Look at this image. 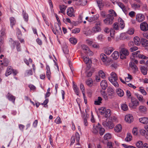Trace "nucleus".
I'll return each instance as SVG.
<instances>
[{"label":"nucleus","mask_w":148,"mask_h":148,"mask_svg":"<svg viewBox=\"0 0 148 148\" xmlns=\"http://www.w3.org/2000/svg\"><path fill=\"white\" fill-rule=\"evenodd\" d=\"M99 110L100 111L99 112L101 113V114L103 115L105 113V112L106 110V108L104 107H102L100 108H99Z\"/></svg>","instance_id":"nucleus-42"},{"label":"nucleus","mask_w":148,"mask_h":148,"mask_svg":"<svg viewBox=\"0 0 148 148\" xmlns=\"http://www.w3.org/2000/svg\"><path fill=\"white\" fill-rule=\"evenodd\" d=\"M118 21L119 24L120 26V27L122 29H123L125 27V24L124 21L121 18H119Z\"/></svg>","instance_id":"nucleus-22"},{"label":"nucleus","mask_w":148,"mask_h":148,"mask_svg":"<svg viewBox=\"0 0 148 148\" xmlns=\"http://www.w3.org/2000/svg\"><path fill=\"white\" fill-rule=\"evenodd\" d=\"M102 100V98L98 97L97 100L95 101L94 104L96 105H99L101 103V101Z\"/></svg>","instance_id":"nucleus-32"},{"label":"nucleus","mask_w":148,"mask_h":148,"mask_svg":"<svg viewBox=\"0 0 148 148\" xmlns=\"http://www.w3.org/2000/svg\"><path fill=\"white\" fill-rule=\"evenodd\" d=\"M69 41L71 44H75L77 42V40L73 38H71L69 39Z\"/></svg>","instance_id":"nucleus-55"},{"label":"nucleus","mask_w":148,"mask_h":148,"mask_svg":"<svg viewBox=\"0 0 148 148\" xmlns=\"http://www.w3.org/2000/svg\"><path fill=\"white\" fill-rule=\"evenodd\" d=\"M139 91L144 95H146L147 93L146 91L143 88H141V87L140 88Z\"/></svg>","instance_id":"nucleus-61"},{"label":"nucleus","mask_w":148,"mask_h":148,"mask_svg":"<svg viewBox=\"0 0 148 148\" xmlns=\"http://www.w3.org/2000/svg\"><path fill=\"white\" fill-rule=\"evenodd\" d=\"M101 28L100 26L95 25V26L92 28L91 31L92 32L96 33L101 32Z\"/></svg>","instance_id":"nucleus-15"},{"label":"nucleus","mask_w":148,"mask_h":148,"mask_svg":"<svg viewBox=\"0 0 148 148\" xmlns=\"http://www.w3.org/2000/svg\"><path fill=\"white\" fill-rule=\"evenodd\" d=\"M87 2V1H86L83 3L81 0H79L76 3V4L79 5H85L86 4Z\"/></svg>","instance_id":"nucleus-39"},{"label":"nucleus","mask_w":148,"mask_h":148,"mask_svg":"<svg viewBox=\"0 0 148 148\" xmlns=\"http://www.w3.org/2000/svg\"><path fill=\"white\" fill-rule=\"evenodd\" d=\"M143 145L142 142L140 141L137 142L136 144V146L138 148H140L142 147Z\"/></svg>","instance_id":"nucleus-46"},{"label":"nucleus","mask_w":148,"mask_h":148,"mask_svg":"<svg viewBox=\"0 0 148 148\" xmlns=\"http://www.w3.org/2000/svg\"><path fill=\"white\" fill-rule=\"evenodd\" d=\"M113 47H109L106 48L104 50L105 53L107 55H109L114 50Z\"/></svg>","instance_id":"nucleus-19"},{"label":"nucleus","mask_w":148,"mask_h":148,"mask_svg":"<svg viewBox=\"0 0 148 148\" xmlns=\"http://www.w3.org/2000/svg\"><path fill=\"white\" fill-rule=\"evenodd\" d=\"M100 57L101 60L103 62H106L108 60L107 56L104 53H101Z\"/></svg>","instance_id":"nucleus-24"},{"label":"nucleus","mask_w":148,"mask_h":148,"mask_svg":"<svg viewBox=\"0 0 148 148\" xmlns=\"http://www.w3.org/2000/svg\"><path fill=\"white\" fill-rule=\"evenodd\" d=\"M132 138V136L131 134L130 133H127V136L125 138V140L127 142H129L131 141Z\"/></svg>","instance_id":"nucleus-30"},{"label":"nucleus","mask_w":148,"mask_h":148,"mask_svg":"<svg viewBox=\"0 0 148 148\" xmlns=\"http://www.w3.org/2000/svg\"><path fill=\"white\" fill-rule=\"evenodd\" d=\"M141 43L144 47H147L148 46V41L146 39L142 38L141 39Z\"/></svg>","instance_id":"nucleus-29"},{"label":"nucleus","mask_w":148,"mask_h":148,"mask_svg":"<svg viewBox=\"0 0 148 148\" xmlns=\"http://www.w3.org/2000/svg\"><path fill=\"white\" fill-rule=\"evenodd\" d=\"M99 134L100 135L102 136L103 134L105 132V130L104 128L101 127V125L100 127L99 130Z\"/></svg>","instance_id":"nucleus-48"},{"label":"nucleus","mask_w":148,"mask_h":148,"mask_svg":"<svg viewBox=\"0 0 148 148\" xmlns=\"http://www.w3.org/2000/svg\"><path fill=\"white\" fill-rule=\"evenodd\" d=\"M100 126L101 125L99 123H98L96 125L94 124L93 125L92 132L95 134L97 133L100 129Z\"/></svg>","instance_id":"nucleus-11"},{"label":"nucleus","mask_w":148,"mask_h":148,"mask_svg":"<svg viewBox=\"0 0 148 148\" xmlns=\"http://www.w3.org/2000/svg\"><path fill=\"white\" fill-rule=\"evenodd\" d=\"M123 45L120 47L121 49L119 51L120 56V58L122 59H126V56L129 54V51L126 48H123Z\"/></svg>","instance_id":"nucleus-2"},{"label":"nucleus","mask_w":148,"mask_h":148,"mask_svg":"<svg viewBox=\"0 0 148 148\" xmlns=\"http://www.w3.org/2000/svg\"><path fill=\"white\" fill-rule=\"evenodd\" d=\"M86 83L88 86H91L92 85V81L89 79L86 81Z\"/></svg>","instance_id":"nucleus-58"},{"label":"nucleus","mask_w":148,"mask_h":148,"mask_svg":"<svg viewBox=\"0 0 148 148\" xmlns=\"http://www.w3.org/2000/svg\"><path fill=\"white\" fill-rule=\"evenodd\" d=\"M110 76L108 78V80L115 87H118L119 85L117 82L118 78L116 74L115 73L112 72L110 74Z\"/></svg>","instance_id":"nucleus-1"},{"label":"nucleus","mask_w":148,"mask_h":148,"mask_svg":"<svg viewBox=\"0 0 148 148\" xmlns=\"http://www.w3.org/2000/svg\"><path fill=\"white\" fill-rule=\"evenodd\" d=\"M121 108L124 111L127 110L128 108L127 105L125 103L121 105Z\"/></svg>","instance_id":"nucleus-54"},{"label":"nucleus","mask_w":148,"mask_h":148,"mask_svg":"<svg viewBox=\"0 0 148 148\" xmlns=\"http://www.w3.org/2000/svg\"><path fill=\"white\" fill-rule=\"evenodd\" d=\"M108 12L109 13V14H110L111 16H113V17H114V16H117V14L115 11L111 9L110 10H109Z\"/></svg>","instance_id":"nucleus-35"},{"label":"nucleus","mask_w":148,"mask_h":148,"mask_svg":"<svg viewBox=\"0 0 148 148\" xmlns=\"http://www.w3.org/2000/svg\"><path fill=\"white\" fill-rule=\"evenodd\" d=\"M140 27L141 29L145 32L148 30V25L147 23L145 22L141 23L140 24Z\"/></svg>","instance_id":"nucleus-10"},{"label":"nucleus","mask_w":148,"mask_h":148,"mask_svg":"<svg viewBox=\"0 0 148 148\" xmlns=\"http://www.w3.org/2000/svg\"><path fill=\"white\" fill-rule=\"evenodd\" d=\"M128 77H126L125 78V81L127 82H128L132 79L131 75L129 74H128Z\"/></svg>","instance_id":"nucleus-53"},{"label":"nucleus","mask_w":148,"mask_h":148,"mask_svg":"<svg viewBox=\"0 0 148 148\" xmlns=\"http://www.w3.org/2000/svg\"><path fill=\"white\" fill-rule=\"evenodd\" d=\"M9 41L10 42H11L12 45L13 46V48H14L15 47V45H16V42H18L15 41L12 38H10Z\"/></svg>","instance_id":"nucleus-56"},{"label":"nucleus","mask_w":148,"mask_h":148,"mask_svg":"<svg viewBox=\"0 0 148 148\" xmlns=\"http://www.w3.org/2000/svg\"><path fill=\"white\" fill-rule=\"evenodd\" d=\"M134 29L133 28L129 29L127 32V33L130 35H132L134 34Z\"/></svg>","instance_id":"nucleus-57"},{"label":"nucleus","mask_w":148,"mask_h":148,"mask_svg":"<svg viewBox=\"0 0 148 148\" xmlns=\"http://www.w3.org/2000/svg\"><path fill=\"white\" fill-rule=\"evenodd\" d=\"M82 49L84 51V52L86 54L90 56H92L93 53L90 49L86 45H82Z\"/></svg>","instance_id":"nucleus-7"},{"label":"nucleus","mask_w":148,"mask_h":148,"mask_svg":"<svg viewBox=\"0 0 148 148\" xmlns=\"http://www.w3.org/2000/svg\"><path fill=\"white\" fill-rule=\"evenodd\" d=\"M140 123L144 124H148V118L146 117H141L139 119Z\"/></svg>","instance_id":"nucleus-17"},{"label":"nucleus","mask_w":148,"mask_h":148,"mask_svg":"<svg viewBox=\"0 0 148 148\" xmlns=\"http://www.w3.org/2000/svg\"><path fill=\"white\" fill-rule=\"evenodd\" d=\"M101 95L104 99L106 100H108V97L107 94L106 93V92L104 91H102L101 92Z\"/></svg>","instance_id":"nucleus-40"},{"label":"nucleus","mask_w":148,"mask_h":148,"mask_svg":"<svg viewBox=\"0 0 148 148\" xmlns=\"http://www.w3.org/2000/svg\"><path fill=\"white\" fill-rule=\"evenodd\" d=\"M132 133L134 135H136L138 134L137 128L136 127H134L133 128L132 130Z\"/></svg>","instance_id":"nucleus-64"},{"label":"nucleus","mask_w":148,"mask_h":148,"mask_svg":"<svg viewBox=\"0 0 148 148\" xmlns=\"http://www.w3.org/2000/svg\"><path fill=\"white\" fill-rule=\"evenodd\" d=\"M55 27L58 34H62V30L60 27L59 24L58 23H56L55 24Z\"/></svg>","instance_id":"nucleus-21"},{"label":"nucleus","mask_w":148,"mask_h":148,"mask_svg":"<svg viewBox=\"0 0 148 148\" xmlns=\"http://www.w3.org/2000/svg\"><path fill=\"white\" fill-rule=\"evenodd\" d=\"M46 69L47 70V75L49 79H50L51 72L49 66L48 65L46 66Z\"/></svg>","instance_id":"nucleus-28"},{"label":"nucleus","mask_w":148,"mask_h":148,"mask_svg":"<svg viewBox=\"0 0 148 148\" xmlns=\"http://www.w3.org/2000/svg\"><path fill=\"white\" fill-rule=\"evenodd\" d=\"M101 86L102 88L105 90L107 87L108 84L107 82L105 80H103L101 82Z\"/></svg>","instance_id":"nucleus-18"},{"label":"nucleus","mask_w":148,"mask_h":148,"mask_svg":"<svg viewBox=\"0 0 148 148\" xmlns=\"http://www.w3.org/2000/svg\"><path fill=\"white\" fill-rule=\"evenodd\" d=\"M55 122L57 124H60L62 123V121L60 118L57 117L55 120Z\"/></svg>","instance_id":"nucleus-60"},{"label":"nucleus","mask_w":148,"mask_h":148,"mask_svg":"<svg viewBox=\"0 0 148 148\" xmlns=\"http://www.w3.org/2000/svg\"><path fill=\"white\" fill-rule=\"evenodd\" d=\"M118 5L122 9L125 14H127V11L128 10V8L127 7L125 6L123 3L120 2L118 3Z\"/></svg>","instance_id":"nucleus-9"},{"label":"nucleus","mask_w":148,"mask_h":148,"mask_svg":"<svg viewBox=\"0 0 148 148\" xmlns=\"http://www.w3.org/2000/svg\"><path fill=\"white\" fill-rule=\"evenodd\" d=\"M80 139V136L79 134L78 133H76L75 136H72L71 139V145L74 143L75 141V139L77 142V145L79 144V142Z\"/></svg>","instance_id":"nucleus-6"},{"label":"nucleus","mask_w":148,"mask_h":148,"mask_svg":"<svg viewBox=\"0 0 148 148\" xmlns=\"http://www.w3.org/2000/svg\"><path fill=\"white\" fill-rule=\"evenodd\" d=\"M139 110L141 112H144L147 110V108L143 106H140L139 107Z\"/></svg>","instance_id":"nucleus-37"},{"label":"nucleus","mask_w":148,"mask_h":148,"mask_svg":"<svg viewBox=\"0 0 148 148\" xmlns=\"http://www.w3.org/2000/svg\"><path fill=\"white\" fill-rule=\"evenodd\" d=\"M107 92L109 97L110 98H111L114 93L113 89L111 87H109L107 89Z\"/></svg>","instance_id":"nucleus-14"},{"label":"nucleus","mask_w":148,"mask_h":148,"mask_svg":"<svg viewBox=\"0 0 148 148\" xmlns=\"http://www.w3.org/2000/svg\"><path fill=\"white\" fill-rule=\"evenodd\" d=\"M136 18L137 21L140 23L145 20V17L144 15L143 14H138L136 16Z\"/></svg>","instance_id":"nucleus-8"},{"label":"nucleus","mask_w":148,"mask_h":148,"mask_svg":"<svg viewBox=\"0 0 148 148\" xmlns=\"http://www.w3.org/2000/svg\"><path fill=\"white\" fill-rule=\"evenodd\" d=\"M84 62L86 64L91 62V61L89 59L88 57L87 56H84L82 58Z\"/></svg>","instance_id":"nucleus-41"},{"label":"nucleus","mask_w":148,"mask_h":148,"mask_svg":"<svg viewBox=\"0 0 148 148\" xmlns=\"http://www.w3.org/2000/svg\"><path fill=\"white\" fill-rule=\"evenodd\" d=\"M116 93L120 97H123L124 95L123 90L120 88H118L116 90Z\"/></svg>","instance_id":"nucleus-25"},{"label":"nucleus","mask_w":148,"mask_h":148,"mask_svg":"<svg viewBox=\"0 0 148 148\" xmlns=\"http://www.w3.org/2000/svg\"><path fill=\"white\" fill-rule=\"evenodd\" d=\"M6 97L8 99L14 103L15 97L8 92L6 95Z\"/></svg>","instance_id":"nucleus-13"},{"label":"nucleus","mask_w":148,"mask_h":148,"mask_svg":"<svg viewBox=\"0 0 148 148\" xmlns=\"http://www.w3.org/2000/svg\"><path fill=\"white\" fill-rule=\"evenodd\" d=\"M105 116L106 118L109 117L111 115V111L110 109L106 110L104 113Z\"/></svg>","instance_id":"nucleus-38"},{"label":"nucleus","mask_w":148,"mask_h":148,"mask_svg":"<svg viewBox=\"0 0 148 148\" xmlns=\"http://www.w3.org/2000/svg\"><path fill=\"white\" fill-rule=\"evenodd\" d=\"M111 138V135L109 134H106L104 136V138L105 140L110 139Z\"/></svg>","instance_id":"nucleus-62"},{"label":"nucleus","mask_w":148,"mask_h":148,"mask_svg":"<svg viewBox=\"0 0 148 148\" xmlns=\"http://www.w3.org/2000/svg\"><path fill=\"white\" fill-rule=\"evenodd\" d=\"M139 104V102L136 99L132 98L131 103H129V106L132 109H136Z\"/></svg>","instance_id":"nucleus-3"},{"label":"nucleus","mask_w":148,"mask_h":148,"mask_svg":"<svg viewBox=\"0 0 148 148\" xmlns=\"http://www.w3.org/2000/svg\"><path fill=\"white\" fill-rule=\"evenodd\" d=\"M99 76L102 78H104L105 77V74L103 71L102 70H100L99 72Z\"/></svg>","instance_id":"nucleus-45"},{"label":"nucleus","mask_w":148,"mask_h":148,"mask_svg":"<svg viewBox=\"0 0 148 148\" xmlns=\"http://www.w3.org/2000/svg\"><path fill=\"white\" fill-rule=\"evenodd\" d=\"M111 57L114 59H116L119 56V53L118 51H114L112 54Z\"/></svg>","instance_id":"nucleus-31"},{"label":"nucleus","mask_w":148,"mask_h":148,"mask_svg":"<svg viewBox=\"0 0 148 148\" xmlns=\"http://www.w3.org/2000/svg\"><path fill=\"white\" fill-rule=\"evenodd\" d=\"M50 88H48L47 90V92L45 95V98H46L47 97H49L51 93L50 92Z\"/></svg>","instance_id":"nucleus-59"},{"label":"nucleus","mask_w":148,"mask_h":148,"mask_svg":"<svg viewBox=\"0 0 148 148\" xmlns=\"http://www.w3.org/2000/svg\"><path fill=\"white\" fill-rule=\"evenodd\" d=\"M103 125L105 127H106L109 129H112L114 126V124L113 123L110 121H104L102 122Z\"/></svg>","instance_id":"nucleus-5"},{"label":"nucleus","mask_w":148,"mask_h":148,"mask_svg":"<svg viewBox=\"0 0 148 148\" xmlns=\"http://www.w3.org/2000/svg\"><path fill=\"white\" fill-rule=\"evenodd\" d=\"M17 37L19 41L21 42H24V40L21 39V37L22 36V34L21 32L20 31H19L17 32Z\"/></svg>","instance_id":"nucleus-33"},{"label":"nucleus","mask_w":148,"mask_h":148,"mask_svg":"<svg viewBox=\"0 0 148 148\" xmlns=\"http://www.w3.org/2000/svg\"><path fill=\"white\" fill-rule=\"evenodd\" d=\"M66 8V6L64 5H60L59 6V8L61 12L64 13Z\"/></svg>","instance_id":"nucleus-36"},{"label":"nucleus","mask_w":148,"mask_h":148,"mask_svg":"<svg viewBox=\"0 0 148 148\" xmlns=\"http://www.w3.org/2000/svg\"><path fill=\"white\" fill-rule=\"evenodd\" d=\"M140 133L141 135L144 136L145 138L148 139V132L144 129H141L140 130Z\"/></svg>","instance_id":"nucleus-20"},{"label":"nucleus","mask_w":148,"mask_h":148,"mask_svg":"<svg viewBox=\"0 0 148 148\" xmlns=\"http://www.w3.org/2000/svg\"><path fill=\"white\" fill-rule=\"evenodd\" d=\"M134 41L135 44L137 45H139L141 43L140 38L137 36H136L134 37Z\"/></svg>","instance_id":"nucleus-23"},{"label":"nucleus","mask_w":148,"mask_h":148,"mask_svg":"<svg viewBox=\"0 0 148 148\" xmlns=\"http://www.w3.org/2000/svg\"><path fill=\"white\" fill-rule=\"evenodd\" d=\"M113 29L116 30H119V28L118 23H114L113 25Z\"/></svg>","instance_id":"nucleus-50"},{"label":"nucleus","mask_w":148,"mask_h":148,"mask_svg":"<svg viewBox=\"0 0 148 148\" xmlns=\"http://www.w3.org/2000/svg\"><path fill=\"white\" fill-rule=\"evenodd\" d=\"M67 14L71 17L74 16V10L72 8H70L68 9Z\"/></svg>","instance_id":"nucleus-16"},{"label":"nucleus","mask_w":148,"mask_h":148,"mask_svg":"<svg viewBox=\"0 0 148 148\" xmlns=\"http://www.w3.org/2000/svg\"><path fill=\"white\" fill-rule=\"evenodd\" d=\"M122 129V126L121 125L119 124L116 126L114 128L115 131L117 132H120Z\"/></svg>","instance_id":"nucleus-26"},{"label":"nucleus","mask_w":148,"mask_h":148,"mask_svg":"<svg viewBox=\"0 0 148 148\" xmlns=\"http://www.w3.org/2000/svg\"><path fill=\"white\" fill-rule=\"evenodd\" d=\"M114 19V17L110 14H108L106 16V18L103 20V22L106 25H111L113 23Z\"/></svg>","instance_id":"nucleus-4"},{"label":"nucleus","mask_w":148,"mask_h":148,"mask_svg":"<svg viewBox=\"0 0 148 148\" xmlns=\"http://www.w3.org/2000/svg\"><path fill=\"white\" fill-rule=\"evenodd\" d=\"M125 119L128 123H130L133 121V116L130 114L126 115L125 116Z\"/></svg>","instance_id":"nucleus-12"},{"label":"nucleus","mask_w":148,"mask_h":148,"mask_svg":"<svg viewBox=\"0 0 148 148\" xmlns=\"http://www.w3.org/2000/svg\"><path fill=\"white\" fill-rule=\"evenodd\" d=\"M140 69L142 73L144 75H146L147 73V71L145 68L144 67H142L140 68Z\"/></svg>","instance_id":"nucleus-43"},{"label":"nucleus","mask_w":148,"mask_h":148,"mask_svg":"<svg viewBox=\"0 0 148 148\" xmlns=\"http://www.w3.org/2000/svg\"><path fill=\"white\" fill-rule=\"evenodd\" d=\"M10 21L11 25L12 27L14 25L16 24V21L14 18L12 17L10 18Z\"/></svg>","instance_id":"nucleus-34"},{"label":"nucleus","mask_w":148,"mask_h":148,"mask_svg":"<svg viewBox=\"0 0 148 148\" xmlns=\"http://www.w3.org/2000/svg\"><path fill=\"white\" fill-rule=\"evenodd\" d=\"M96 2L97 3L98 6L99 8H100L103 5L102 0H96Z\"/></svg>","instance_id":"nucleus-44"},{"label":"nucleus","mask_w":148,"mask_h":148,"mask_svg":"<svg viewBox=\"0 0 148 148\" xmlns=\"http://www.w3.org/2000/svg\"><path fill=\"white\" fill-rule=\"evenodd\" d=\"M13 71V69L11 66L8 67L7 69L5 75L6 76L10 75L12 73V71Z\"/></svg>","instance_id":"nucleus-27"},{"label":"nucleus","mask_w":148,"mask_h":148,"mask_svg":"<svg viewBox=\"0 0 148 148\" xmlns=\"http://www.w3.org/2000/svg\"><path fill=\"white\" fill-rule=\"evenodd\" d=\"M139 58L143 59L144 60H147L148 59V58L146 56L143 55V54H139L138 55V57Z\"/></svg>","instance_id":"nucleus-49"},{"label":"nucleus","mask_w":148,"mask_h":148,"mask_svg":"<svg viewBox=\"0 0 148 148\" xmlns=\"http://www.w3.org/2000/svg\"><path fill=\"white\" fill-rule=\"evenodd\" d=\"M33 74V72L32 70H28L26 71L25 73L26 76H28L32 75Z\"/></svg>","instance_id":"nucleus-52"},{"label":"nucleus","mask_w":148,"mask_h":148,"mask_svg":"<svg viewBox=\"0 0 148 148\" xmlns=\"http://www.w3.org/2000/svg\"><path fill=\"white\" fill-rule=\"evenodd\" d=\"M73 88L75 93L77 95H78L79 94V90L77 86L76 85H74Z\"/></svg>","instance_id":"nucleus-51"},{"label":"nucleus","mask_w":148,"mask_h":148,"mask_svg":"<svg viewBox=\"0 0 148 148\" xmlns=\"http://www.w3.org/2000/svg\"><path fill=\"white\" fill-rule=\"evenodd\" d=\"M80 29L79 28H76L72 30V32L74 34H77L80 32Z\"/></svg>","instance_id":"nucleus-63"},{"label":"nucleus","mask_w":148,"mask_h":148,"mask_svg":"<svg viewBox=\"0 0 148 148\" xmlns=\"http://www.w3.org/2000/svg\"><path fill=\"white\" fill-rule=\"evenodd\" d=\"M110 36L112 38H114V35L115 34L114 29L111 28L110 30Z\"/></svg>","instance_id":"nucleus-47"}]
</instances>
